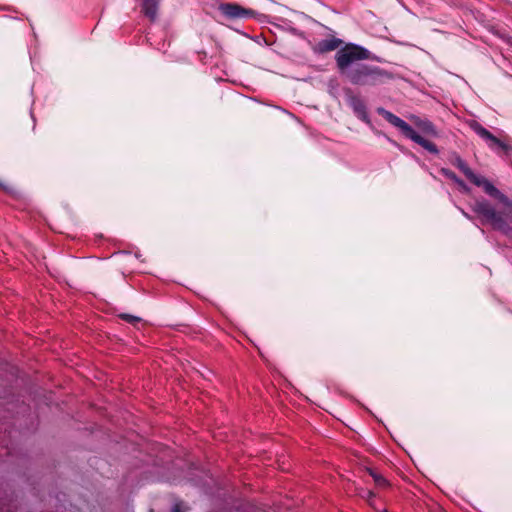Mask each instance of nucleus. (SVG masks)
Wrapping results in <instances>:
<instances>
[{
    "label": "nucleus",
    "instance_id": "obj_13",
    "mask_svg": "<svg viewBox=\"0 0 512 512\" xmlns=\"http://www.w3.org/2000/svg\"><path fill=\"white\" fill-rule=\"evenodd\" d=\"M449 177H451L455 182H457L459 185L465 187V184L463 183V181L459 180L456 175L454 173H450L448 174Z\"/></svg>",
    "mask_w": 512,
    "mask_h": 512
},
{
    "label": "nucleus",
    "instance_id": "obj_17",
    "mask_svg": "<svg viewBox=\"0 0 512 512\" xmlns=\"http://www.w3.org/2000/svg\"><path fill=\"white\" fill-rule=\"evenodd\" d=\"M371 475L374 477L375 481L376 482H379L380 481V477H377L376 475H374L373 473H371Z\"/></svg>",
    "mask_w": 512,
    "mask_h": 512
},
{
    "label": "nucleus",
    "instance_id": "obj_8",
    "mask_svg": "<svg viewBox=\"0 0 512 512\" xmlns=\"http://www.w3.org/2000/svg\"><path fill=\"white\" fill-rule=\"evenodd\" d=\"M348 104L353 109L357 117L369 124L366 107L361 99L354 95H350L348 97Z\"/></svg>",
    "mask_w": 512,
    "mask_h": 512
},
{
    "label": "nucleus",
    "instance_id": "obj_9",
    "mask_svg": "<svg viewBox=\"0 0 512 512\" xmlns=\"http://www.w3.org/2000/svg\"><path fill=\"white\" fill-rule=\"evenodd\" d=\"M341 44V40L337 38H329L320 41L317 44V51L320 53H327L337 49Z\"/></svg>",
    "mask_w": 512,
    "mask_h": 512
},
{
    "label": "nucleus",
    "instance_id": "obj_6",
    "mask_svg": "<svg viewBox=\"0 0 512 512\" xmlns=\"http://www.w3.org/2000/svg\"><path fill=\"white\" fill-rule=\"evenodd\" d=\"M469 126L478 136L487 142L490 149L496 150L499 148L505 152L510 151L511 148L508 144L498 139L478 122L472 121Z\"/></svg>",
    "mask_w": 512,
    "mask_h": 512
},
{
    "label": "nucleus",
    "instance_id": "obj_11",
    "mask_svg": "<svg viewBox=\"0 0 512 512\" xmlns=\"http://www.w3.org/2000/svg\"><path fill=\"white\" fill-rule=\"evenodd\" d=\"M458 167L461 169V171L464 173V175L470 180V173H474L468 166L467 164L462 161L461 159L458 160Z\"/></svg>",
    "mask_w": 512,
    "mask_h": 512
},
{
    "label": "nucleus",
    "instance_id": "obj_16",
    "mask_svg": "<svg viewBox=\"0 0 512 512\" xmlns=\"http://www.w3.org/2000/svg\"><path fill=\"white\" fill-rule=\"evenodd\" d=\"M461 212L467 219H471L470 215L466 213L464 210H461Z\"/></svg>",
    "mask_w": 512,
    "mask_h": 512
},
{
    "label": "nucleus",
    "instance_id": "obj_14",
    "mask_svg": "<svg viewBox=\"0 0 512 512\" xmlns=\"http://www.w3.org/2000/svg\"><path fill=\"white\" fill-rule=\"evenodd\" d=\"M172 512H181V511H180L179 506H178V505H175V506L173 507Z\"/></svg>",
    "mask_w": 512,
    "mask_h": 512
},
{
    "label": "nucleus",
    "instance_id": "obj_10",
    "mask_svg": "<svg viewBox=\"0 0 512 512\" xmlns=\"http://www.w3.org/2000/svg\"><path fill=\"white\" fill-rule=\"evenodd\" d=\"M158 0H143L142 11L145 16L155 20L157 16Z\"/></svg>",
    "mask_w": 512,
    "mask_h": 512
},
{
    "label": "nucleus",
    "instance_id": "obj_12",
    "mask_svg": "<svg viewBox=\"0 0 512 512\" xmlns=\"http://www.w3.org/2000/svg\"><path fill=\"white\" fill-rule=\"evenodd\" d=\"M122 319L128 321V322H134V321H138L139 318L138 317H135V316H132V315H129V314H123L122 316Z\"/></svg>",
    "mask_w": 512,
    "mask_h": 512
},
{
    "label": "nucleus",
    "instance_id": "obj_7",
    "mask_svg": "<svg viewBox=\"0 0 512 512\" xmlns=\"http://www.w3.org/2000/svg\"><path fill=\"white\" fill-rule=\"evenodd\" d=\"M409 119L426 136L438 137L439 133L434 124L428 119H422L416 115H411Z\"/></svg>",
    "mask_w": 512,
    "mask_h": 512
},
{
    "label": "nucleus",
    "instance_id": "obj_15",
    "mask_svg": "<svg viewBox=\"0 0 512 512\" xmlns=\"http://www.w3.org/2000/svg\"><path fill=\"white\" fill-rule=\"evenodd\" d=\"M461 212L467 219H471L470 215L466 213L464 210H461Z\"/></svg>",
    "mask_w": 512,
    "mask_h": 512
},
{
    "label": "nucleus",
    "instance_id": "obj_4",
    "mask_svg": "<svg viewBox=\"0 0 512 512\" xmlns=\"http://www.w3.org/2000/svg\"><path fill=\"white\" fill-rule=\"evenodd\" d=\"M349 80L357 85H372L381 80L382 74L379 69L366 65H356L347 71Z\"/></svg>",
    "mask_w": 512,
    "mask_h": 512
},
{
    "label": "nucleus",
    "instance_id": "obj_2",
    "mask_svg": "<svg viewBox=\"0 0 512 512\" xmlns=\"http://www.w3.org/2000/svg\"><path fill=\"white\" fill-rule=\"evenodd\" d=\"M386 121L391 123L394 127H396L400 133L405 136L406 138L412 140L413 142L417 143L421 147H423L425 150L432 154H438L439 150L437 146L418 134L407 122H405L403 119L399 118L398 116L387 112L386 111Z\"/></svg>",
    "mask_w": 512,
    "mask_h": 512
},
{
    "label": "nucleus",
    "instance_id": "obj_5",
    "mask_svg": "<svg viewBox=\"0 0 512 512\" xmlns=\"http://www.w3.org/2000/svg\"><path fill=\"white\" fill-rule=\"evenodd\" d=\"M220 15L227 21L254 18L256 12L234 2H222L217 7Z\"/></svg>",
    "mask_w": 512,
    "mask_h": 512
},
{
    "label": "nucleus",
    "instance_id": "obj_3",
    "mask_svg": "<svg viewBox=\"0 0 512 512\" xmlns=\"http://www.w3.org/2000/svg\"><path fill=\"white\" fill-rule=\"evenodd\" d=\"M368 58V51L360 46L349 44L336 53V62L342 73L354 68L358 61Z\"/></svg>",
    "mask_w": 512,
    "mask_h": 512
},
{
    "label": "nucleus",
    "instance_id": "obj_1",
    "mask_svg": "<svg viewBox=\"0 0 512 512\" xmlns=\"http://www.w3.org/2000/svg\"><path fill=\"white\" fill-rule=\"evenodd\" d=\"M470 181L484 192L497 199L503 209L497 211L486 199H476L472 204V210L480 215L494 229L509 233L512 231V202L500 190H498L488 179L475 173H470Z\"/></svg>",
    "mask_w": 512,
    "mask_h": 512
}]
</instances>
